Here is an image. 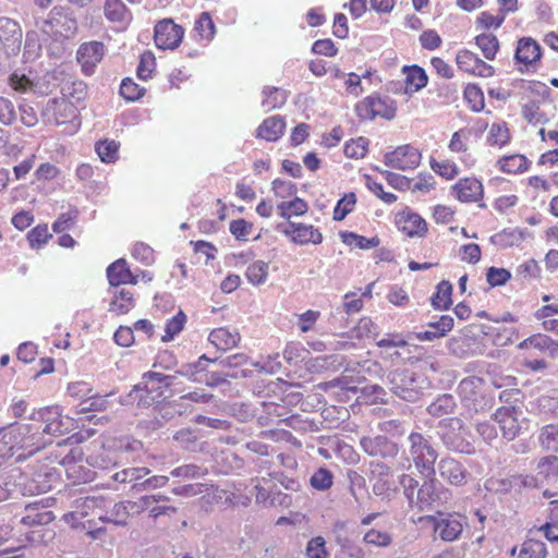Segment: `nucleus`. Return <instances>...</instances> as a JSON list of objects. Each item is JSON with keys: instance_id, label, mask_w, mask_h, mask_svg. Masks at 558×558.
Returning <instances> with one entry per match:
<instances>
[{"instance_id": "nucleus-13", "label": "nucleus", "mask_w": 558, "mask_h": 558, "mask_svg": "<svg viewBox=\"0 0 558 558\" xmlns=\"http://www.w3.org/2000/svg\"><path fill=\"white\" fill-rule=\"evenodd\" d=\"M107 507V498L102 495L78 497L73 501V510L64 514V520L83 519L88 515H99Z\"/></svg>"}, {"instance_id": "nucleus-40", "label": "nucleus", "mask_w": 558, "mask_h": 558, "mask_svg": "<svg viewBox=\"0 0 558 558\" xmlns=\"http://www.w3.org/2000/svg\"><path fill=\"white\" fill-rule=\"evenodd\" d=\"M524 344L541 351H547L551 356H555L558 353V342L554 341L546 335H533L524 341Z\"/></svg>"}, {"instance_id": "nucleus-22", "label": "nucleus", "mask_w": 558, "mask_h": 558, "mask_svg": "<svg viewBox=\"0 0 558 558\" xmlns=\"http://www.w3.org/2000/svg\"><path fill=\"white\" fill-rule=\"evenodd\" d=\"M24 511L21 523L27 526L47 525L54 520L53 513L37 501L27 505Z\"/></svg>"}, {"instance_id": "nucleus-28", "label": "nucleus", "mask_w": 558, "mask_h": 558, "mask_svg": "<svg viewBox=\"0 0 558 558\" xmlns=\"http://www.w3.org/2000/svg\"><path fill=\"white\" fill-rule=\"evenodd\" d=\"M457 409L456 398L450 393L439 395L427 408V413L433 417H442L453 414Z\"/></svg>"}, {"instance_id": "nucleus-27", "label": "nucleus", "mask_w": 558, "mask_h": 558, "mask_svg": "<svg viewBox=\"0 0 558 558\" xmlns=\"http://www.w3.org/2000/svg\"><path fill=\"white\" fill-rule=\"evenodd\" d=\"M286 123L279 116H274L264 120L257 129V137L268 142L277 141L283 135Z\"/></svg>"}, {"instance_id": "nucleus-14", "label": "nucleus", "mask_w": 558, "mask_h": 558, "mask_svg": "<svg viewBox=\"0 0 558 558\" xmlns=\"http://www.w3.org/2000/svg\"><path fill=\"white\" fill-rule=\"evenodd\" d=\"M437 472L442 481L453 486H463L470 476L463 463L452 457L441 458L437 463Z\"/></svg>"}, {"instance_id": "nucleus-34", "label": "nucleus", "mask_w": 558, "mask_h": 558, "mask_svg": "<svg viewBox=\"0 0 558 558\" xmlns=\"http://www.w3.org/2000/svg\"><path fill=\"white\" fill-rule=\"evenodd\" d=\"M452 284L442 280L437 284V290L432 296V305L435 310H448L452 304Z\"/></svg>"}, {"instance_id": "nucleus-29", "label": "nucleus", "mask_w": 558, "mask_h": 558, "mask_svg": "<svg viewBox=\"0 0 558 558\" xmlns=\"http://www.w3.org/2000/svg\"><path fill=\"white\" fill-rule=\"evenodd\" d=\"M252 374V371L250 369H240L234 372H210L203 375V384H205L208 387H218L223 384L229 383V378L231 379H240V378H246Z\"/></svg>"}, {"instance_id": "nucleus-58", "label": "nucleus", "mask_w": 558, "mask_h": 558, "mask_svg": "<svg viewBox=\"0 0 558 558\" xmlns=\"http://www.w3.org/2000/svg\"><path fill=\"white\" fill-rule=\"evenodd\" d=\"M368 140L361 136L356 140H351L344 145V155L348 158H363L367 151Z\"/></svg>"}, {"instance_id": "nucleus-41", "label": "nucleus", "mask_w": 558, "mask_h": 558, "mask_svg": "<svg viewBox=\"0 0 558 558\" xmlns=\"http://www.w3.org/2000/svg\"><path fill=\"white\" fill-rule=\"evenodd\" d=\"M475 43L482 50L484 57L488 60H493L499 48V41L493 34H481L476 36Z\"/></svg>"}, {"instance_id": "nucleus-35", "label": "nucleus", "mask_w": 558, "mask_h": 558, "mask_svg": "<svg viewBox=\"0 0 558 558\" xmlns=\"http://www.w3.org/2000/svg\"><path fill=\"white\" fill-rule=\"evenodd\" d=\"M538 442L546 451L558 452V424H548L539 429Z\"/></svg>"}, {"instance_id": "nucleus-4", "label": "nucleus", "mask_w": 558, "mask_h": 558, "mask_svg": "<svg viewBox=\"0 0 558 558\" xmlns=\"http://www.w3.org/2000/svg\"><path fill=\"white\" fill-rule=\"evenodd\" d=\"M485 380L477 376L463 378L458 386L462 405L470 415L478 413L493 405V399L484 391Z\"/></svg>"}, {"instance_id": "nucleus-11", "label": "nucleus", "mask_w": 558, "mask_h": 558, "mask_svg": "<svg viewBox=\"0 0 558 558\" xmlns=\"http://www.w3.org/2000/svg\"><path fill=\"white\" fill-rule=\"evenodd\" d=\"M421 153L411 145H402L385 155V165L398 170L408 171L418 167Z\"/></svg>"}, {"instance_id": "nucleus-19", "label": "nucleus", "mask_w": 558, "mask_h": 558, "mask_svg": "<svg viewBox=\"0 0 558 558\" xmlns=\"http://www.w3.org/2000/svg\"><path fill=\"white\" fill-rule=\"evenodd\" d=\"M286 235H292V241L300 245L307 243L319 244L323 241V235L318 229L312 225L295 223L290 221L289 228L283 230Z\"/></svg>"}, {"instance_id": "nucleus-39", "label": "nucleus", "mask_w": 558, "mask_h": 558, "mask_svg": "<svg viewBox=\"0 0 558 558\" xmlns=\"http://www.w3.org/2000/svg\"><path fill=\"white\" fill-rule=\"evenodd\" d=\"M268 263L263 260H255L252 263L245 272L246 279L253 286H260L266 282L268 277Z\"/></svg>"}, {"instance_id": "nucleus-26", "label": "nucleus", "mask_w": 558, "mask_h": 558, "mask_svg": "<svg viewBox=\"0 0 558 558\" xmlns=\"http://www.w3.org/2000/svg\"><path fill=\"white\" fill-rule=\"evenodd\" d=\"M402 72L405 74L404 82L408 93H416L423 89L428 83V75L420 65H404Z\"/></svg>"}, {"instance_id": "nucleus-37", "label": "nucleus", "mask_w": 558, "mask_h": 558, "mask_svg": "<svg viewBox=\"0 0 558 558\" xmlns=\"http://www.w3.org/2000/svg\"><path fill=\"white\" fill-rule=\"evenodd\" d=\"M277 209L282 218L289 220L293 215H304L308 209V205L304 199L295 197L293 201L280 203Z\"/></svg>"}, {"instance_id": "nucleus-24", "label": "nucleus", "mask_w": 558, "mask_h": 558, "mask_svg": "<svg viewBox=\"0 0 558 558\" xmlns=\"http://www.w3.org/2000/svg\"><path fill=\"white\" fill-rule=\"evenodd\" d=\"M398 225L400 229L408 236H423L427 231L426 221L415 213H403L400 215L398 219Z\"/></svg>"}, {"instance_id": "nucleus-36", "label": "nucleus", "mask_w": 558, "mask_h": 558, "mask_svg": "<svg viewBox=\"0 0 558 558\" xmlns=\"http://www.w3.org/2000/svg\"><path fill=\"white\" fill-rule=\"evenodd\" d=\"M149 473L147 468H129L116 472L111 477L118 483H132V486H136Z\"/></svg>"}, {"instance_id": "nucleus-20", "label": "nucleus", "mask_w": 558, "mask_h": 558, "mask_svg": "<svg viewBox=\"0 0 558 558\" xmlns=\"http://www.w3.org/2000/svg\"><path fill=\"white\" fill-rule=\"evenodd\" d=\"M456 196L464 203L477 202L483 197V185L475 178L460 179L454 185Z\"/></svg>"}, {"instance_id": "nucleus-16", "label": "nucleus", "mask_w": 558, "mask_h": 558, "mask_svg": "<svg viewBox=\"0 0 558 558\" xmlns=\"http://www.w3.org/2000/svg\"><path fill=\"white\" fill-rule=\"evenodd\" d=\"M522 411L513 405L501 407L494 413V420L498 423L504 438L513 440L520 433L519 415Z\"/></svg>"}, {"instance_id": "nucleus-55", "label": "nucleus", "mask_w": 558, "mask_h": 558, "mask_svg": "<svg viewBox=\"0 0 558 558\" xmlns=\"http://www.w3.org/2000/svg\"><path fill=\"white\" fill-rule=\"evenodd\" d=\"M145 93V88L136 84L132 78H124L120 85V95L129 100L135 101L140 99Z\"/></svg>"}, {"instance_id": "nucleus-54", "label": "nucleus", "mask_w": 558, "mask_h": 558, "mask_svg": "<svg viewBox=\"0 0 558 558\" xmlns=\"http://www.w3.org/2000/svg\"><path fill=\"white\" fill-rule=\"evenodd\" d=\"M95 148L104 162H112L118 158L119 145L114 141H99Z\"/></svg>"}, {"instance_id": "nucleus-51", "label": "nucleus", "mask_w": 558, "mask_h": 558, "mask_svg": "<svg viewBox=\"0 0 558 558\" xmlns=\"http://www.w3.org/2000/svg\"><path fill=\"white\" fill-rule=\"evenodd\" d=\"M356 203V196L354 193L345 194L341 199L338 201L333 209V220H343L352 210Z\"/></svg>"}, {"instance_id": "nucleus-48", "label": "nucleus", "mask_w": 558, "mask_h": 558, "mask_svg": "<svg viewBox=\"0 0 558 558\" xmlns=\"http://www.w3.org/2000/svg\"><path fill=\"white\" fill-rule=\"evenodd\" d=\"M464 98L473 111L480 112L484 109V94L477 85H466L464 88Z\"/></svg>"}, {"instance_id": "nucleus-7", "label": "nucleus", "mask_w": 558, "mask_h": 558, "mask_svg": "<svg viewBox=\"0 0 558 558\" xmlns=\"http://www.w3.org/2000/svg\"><path fill=\"white\" fill-rule=\"evenodd\" d=\"M23 29L21 24L8 16L0 17V46L8 58L16 57L22 48Z\"/></svg>"}, {"instance_id": "nucleus-8", "label": "nucleus", "mask_w": 558, "mask_h": 558, "mask_svg": "<svg viewBox=\"0 0 558 558\" xmlns=\"http://www.w3.org/2000/svg\"><path fill=\"white\" fill-rule=\"evenodd\" d=\"M360 446L367 456L384 460L395 459L400 452L399 445L386 435L363 436Z\"/></svg>"}, {"instance_id": "nucleus-62", "label": "nucleus", "mask_w": 558, "mask_h": 558, "mask_svg": "<svg viewBox=\"0 0 558 558\" xmlns=\"http://www.w3.org/2000/svg\"><path fill=\"white\" fill-rule=\"evenodd\" d=\"M194 29L202 38L211 39L215 33V25L207 12H203L195 23Z\"/></svg>"}, {"instance_id": "nucleus-43", "label": "nucleus", "mask_w": 558, "mask_h": 558, "mask_svg": "<svg viewBox=\"0 0 558 558\" xmlns=\"http://www.w3.org/2000/svg\"><path fill=\"white\" fill-rule=\"evenodd\" d=\"M341 238L343 243L354 245L361 250H369L379 245L380 240L377 236L366 238L353 232H342Z\"/></svg>"}, {"instance_id": "nucleus-57", "label": "nucleus", "mask_w": 558, "mask_h": 558, "mask_svg": "<svg viewBox=\"0 0 558 558\" xmlns=\"http://www.w3.org/2000/svg\"><path fill=\"white\" fill-rule=\"evenodd\" d=\"M156 66V58L151 51H145L140 59L136 74L141 80H148L151 77V73Z\"/></svg>"}, {"instance_id": "nucleus-23", "label": "nucleus", "mask_w": 558, "mask_h": 558, "mask_svg": "<svg viewBox=\"0 0 558 558\" xmlns=\"http://www.w3.org/2000/svg\"><path fill=\"white\" fill-rule=\"evenodd\" d=\"M454 320L450 315H442L438 320L427 324L429 330L416 333V338L421 341H434L442 338L453 328Z\"/></svg>"}, {"instance_id": "nucleus-2", "label": "nucleus", "mask_w": 558, "mask_h": 558, "mask_svg": "<svg viewBox=\"0 0 558 558\" xmlns=\"http://www.w3.org/2000/svg\"><path fill=\"white\" fill-rule=\"evenodd\" d=\"M405 444L407 447L403 450L405 458L402 466L410 469L414 465L421 475L435 476V464L439 453L432 442V438L421 432L412 430L408 435Z\"/></svg>"}, {"instance_id": "nucleus-21", "label": "nucleus", "mask_w": 558, "mask_h": 558, "mask_svg": "<svg viewBox=\"0 0 558 558\" xmlns=\"http://www.w3.org/2000/svg\"><path fill=\"white\" fill-rule=\"evenodd\" d=\"M107 278L112 287H119L120 284H136L137 278L131 272L125 259L120 258L107 268Z\"/></svg>"}, {"instance_id": "nucleus-18", "label": "nucleus", "mask_w": 558, "mask_h": 558, "mask_svg": "<svg viewBox=\"0 0 558 558\" xmlns=\"http://www.w3.org/2000/svg\"><path fill=\"white\" fill-rule=\"evenodd\" d=\"M542 48L532 37H522L518 40L514 60L525 66L526 70L534 68L541 60Z\"/></svg>"}, {"instance_id": "nucleus-15", "label": "nucleus", "mask_w": 558, "mask_h": 558, "mask_svg": "<svg viewBox=\"0 0 558 558\" xmlns=\"http://www.w3.org/2000/svg\"><path fill=\"white\" fill-rule=\"evenodd\" d=\"M391 468L380 461L369 463V480L373 482V493L378 497H389L393 490V481L391 480Z\"/></svg>"}, {"instance_id": "nucleus-45", "label": "nucleus", "mask_w": 558, "mask_h": 558, "mask_svg": "<svg viewBox=\"0 0 558 558\" xmlns=\"http://www.w3.org/2000/svg\"><path fill=\"white\" fill-rule=\"evenodd\" d=\"M310 484L314 489L327 490L333 484V474L326 468H319L311 476Z\"/></svg>"}, {"instance_id": "nucleus-31", "label": "nucleus", "mask_w": 558, "mask_h": 558, "mask_svg": "<svg viewBox=\"0 0 558 558\" xmlns=\"http://www.w3.org/2000/svg\"><path fill=\"white\" fill-rule=\"evenodd\" d=\"M134 306L135 301L133 294L126 289H121L116 291L109 304V312L122 315L129 313Z\"/></svg>"}, {"instance_id": "nucleus-10", "label": "nucleus", "mask_w": 558, "mask_h": 558, "mask_svg": "<svg viewBox=\"0 0 558 558\" xmlns=\"http://www.w3.org/2000/svg\"><path fill=\"white\" fill-rule=\"evenodd\" d=\"M46 24L50 29L63 37H70L75 34L77 29V22L74 17L73 11L70 8L56 5L49 12Z\"/></svg>"}, {"instance_id": "nucleus-9", "label": "nucleus", "mask_w": 558, "mask_h": 558, "mask_svg": "<svg viewBox=\"0 0 558 558\" xmlns=\"http://www.w3.org/2000/svg\"><path fill=\"white\" fill-rule=\"evenodd\" d=\"M427 520L433 523L434 532L444 542H453L462 534L463 519L457 513H438V517L429 515Z\"/></svg>"}, {"instance_id": "nucleus-30", "label": "nucleus", "mask_w": 558, "mask_h": 558, "mask_svg": "<svg viewBox=\"0 0 558 558\" xmlns=\"http://www.w3.org/2000/svg\"><path fill=\"white\" fill-rule=\"evenodd\" d=\"M264 99L262 107L265 111H270L282 107L288 100V92L279 87L265 86L262 90Z\"/></svg>"}, {"instance_id": "nucleus-44", "label": "nucleus", "mask_w": 558, "mask_h": 558, "mask_svg": "<svg viewBox=\"0 0 558 558\" xmlns=\"http://www.w3.org/2000/svg\"><path fill=\"white\" fill-rule=\"evenodd\" d=\"M527 159L523 155L506 156L499 160L500 169L507 173L523 172L527 169Z\"/></svg>"}, {"instance_id": "nucleus-56", "label": "nucleus", "mask_w": 558, "mask_h": 558, "mask_svg": "<svg viewBox=\"0 0 558 558\" xmlns=\"http://www.w3.org/2000/svg\"><path fill=\"white\" fill-rule=\"evenodd\" d=\"M50 238H52V234L49 233L48 226L46 223L38 225L27 233V240L33 248L43 246Z\"/></svg>"}, {"instance_id": "nucleus-59", "label": "nucleus", "mask_w": 558, "mask_h": 558, "mask_svg": "<svg viewBox=\"0 0 558 558\" xmlns=\"http://www.w3.org/2000/svg\"><path fill=\"white\" fill-rule=\"evenodd\" d=\"M169 482L168 476L165 475H154L148 478H143L136 486H132L131 489L134 493H140L143 490H154L160 487H163Z\"/></svg>"}, {"instance_id": "nucleus-61", "label": "nucleus", "mask_w": 558, "mask_h": 558, "mask_svg": "<svg viewBox=\"0 0 558 558\" xmlns=\"http://www.w3.org/2000/svg\"><path fill=\"white\" fill-rule=\"evenodd\" d=\"M486 279L490 287H501L511 279V274L505 268L489 267L486 272Z\"/></svg>"}, {"instance_id": "nucleus-64", "label": "nucleus", "mask_w": 558, "mask_h": 558, "mask_svg": "<svg viewBox=\"0 0 558 558\" xmlns=\"http://www.w3.org/2000/svg\"><path fill=\"white\" fill-rule=\"evenodd\" d=\"M326 542L324 537L316 536L313 537L306 546V556L308 558H328V553L326 550Z\"/></svg>"}, {"instance_id": "nucleus-32", "label": "nucleus", "mask_w": 558, "mask_h": 558, "mask_svg": "<svg viewBox=\"0 0 558 558\" xmlns=\"http://www.w3.org/2000/svg\"><path fill=\"white\" fill-rule=\"evenodd\" d=\"M129 506L124 501L114 504L109 513H99L98 520L104 523H112L117 526H125L129 520Z\"/></svg>"}, {"instance_id": "nucleus-53", "label": "nucleus", "mask_w": 558, "mask_h": 558, "mask_svg": "<svg viewBox=\"0 0 558 558\" xmlns=\"http://www.w3.org/2000/svg\"><path fill=\"white\" fill-rule=\"evenodd\" d=\"M480 58L470 50H461L457 53L456 62L460 70L474 74Z\"/></svg>"}, {"instance_id": "nucleus-6", "label": "nucleus", "mask_w": 558, "mask_h": 558, "mask_svg": "<svg viewBox=\"0 0 558 558\" xmlns=\"http://www.w3.org/2000/svg\"><path fill=\"white\" fill-rule=\"evenodd\" d=\"M416 493V499L412 507L420 511H436L449 502L451 492L446 488L435 476H427Z\"/></svg>"}, {"instance_id": "nucleus-3", "label": "nucleus", "mask_w": 558, "mask_h": 558, "mask_svg": "<svg viewBox=\"0 0 558 558\" xmlns=\"http://www.w3.org/2000/svg\"><path fill=\"white\" fill-rule=\"evenodd\" d=\"M437 436L442 446L454 453L473 454L475 447L470 440V430L457 416L446 417L437 424Z\"/></svg>"}, {"instance_id": "nucleus-49", "label": "nucleus", "mask_w": 558, "mask_h": 558, "mask_svg": "<svg viewBox=\"0 0 558 558\" xmlns=\"http://www.w3.org/2000/svg\"><path fill=\"white\" fill-rule=\"evenodd\" d=\"M247 355L244 353H236L229 355L225 359H209V362L211 363H218L222 368H225V372H234L242 369L241 367L245 364H247Z\"/></svg>"}, {"instance_id": "nucleus-38", "label": "nucleus", "mask_w": 558, "mask_h": 558, "mask_svg": "<svg viewBox=\"0 0 558 558\" xmlns=\"http://www.w3.org/2000/svg\"><path fill=\"white\" fill-rule=\"evenodd\" d=\"M547 548L545 543L537 539H526L521 545L518 558H545Z\"/></svg>"}, {"instance_id": "nucleus-63", "label": "nucleus", "mask_w": 558, "mask_h": 558, "mask_svg": "<svg viewBox=\"0 0 558 558\" xmlns=\"http://www.w3.org/2000/svg\"><path fill=\"white\" fill-rule=\"evenodd\" d=\"M509 141V132L505 124H493L488 132L487 142L493 146H502Z\"/></svg>"}, {"instance_id": "nucleus-60", "label": "nucleus", "mask_w": 558, "mask_h": 558, "mask_svg": "<svg viewBox=\"0 0 558 558\" xmlns=\"http://www.w3.org/2000/svg\"><path fill=\"white\" fill-rule=\"evenodd\" d=\"M173 440L184 450H193L196 441L197 434L195 429L182 428L173 435Z\"/></svg>"}, {"instance_id": "nucleus-5", "label": "nucleus", "mask_w": 558, "mask_h": 558, "mask_svg": "<svg viewBox=\"0 0 558 558\" xmlns=\"http://www.w3.org/2000/svg\"><path fill=\"white\" fill-rule=\"evenodd\" d=\"M423 380L408 368H396L388 373L387 385L398 398L415 402L423 396Z\"/></svg>"}, {"instance_id": "nucleus-50", "label": "nucleus", "mask_w": 558, "mask_h": 558, "mask_svg": "<svg viewBox=\"0 0 558 558\" xmlns=\"http://www.w3.org/2000/svg\"><path fill=\"white\" fill-rule=\"evenodd\" d=\"M112 393L106 395V396H93L88 397L84 400H82L78 404V412L80 413H86L90 411H105L107 410L109 405V401L107 400V397L111 396Z\"/></svg>"}, {"instance_id": "nucleus-17", "label": "nucleus", "mask_w": 558, "mask_h": 558, "mask_svg": "<svg viewBox=\"0 0 558 558\" xmlns=\"http://www.w3.org/2000/svg\"><path fill=\"white\" fill-rule=\"evenodd\" d=\"M105 46L100 41L84 43L77 50V61L82 65V71L86 75L95 72L96 65L102 60Z\"/></svg>"}, {"instance_id": "nucleus-33", "label": "nucleus", "mask_w": 558, "mask_h": 558, "mask_svg": "<svg viewBox=\"0 0 558 558\" xmlns=\"http://www.w3.org/2000/svg\"><path fill=\"white\" fill-rule=\"evenodd\" d=\"M105 16L114 23L125 22L131 13L121 0H106L104 5Z\"/></svg>"}, {"instance_id": "nucleus-52", "label": "nucleus", "mask_w": 558, "mask_h": 558, "mask_svg": "<svg viewBox=\"0 0 558 558\" xmlns=\"http://www.w3.org/2000/svg\"><path fill=\"white\" fill-rule=\"evenodd\" d=\"M541 474H545L548 483H558V458L555 456L546 457L538 463Z\"/></svg>"}, {"instance_id": "nucleus-25", "label": "nucleus", "mask_w": 558, "mask_h": 558, "mask_svg": "<svg viewBox=\"0 0 558 558\" xmlns=\"http://www.w3.org/2000/svg\"><path fill=\"white\" fill-rule=\"evenodd\" d=\"M208 340L218 350L227 351L238 345L241 336L238 330H230L226 327L214 329L208 337Z\"/></svg>"}, {"instance_id": "nucleus-46", "label": "nucleus", "mask_w": 558, "mask_h": 558, "mask_svg": "<svg viewBox=\"0 0 558 558\" xmlns=\"http://www.w3.org/2000/svg\"><path fill=\"white\" fill-rule=\"evenodd\" d=\"M202 361L209 362V357L203 354L196 363L183 365L182 368L177 373L187 377L193 383H202L203 373L205 372V367H203Z\"/></svg>"}, {"instance_id": "nucleus-42", "label": "nucleus", "mask_w": 558, "mask_h": 558, "mask_svg": "<svg viewBox=\"0 0 558 558\" xmlns=\"http://www.w3.org/2000/svg\"><path fill=\"white\" fill-rule=\"evenodd\" d=\"M186 408L180 399L160 405L156 412L160 415L161 421L168 423L186 412Z\"/></svg>"}, {"instance_id": "nucleus-12", "label": "nucleus", "mask_w": 558, "mask_h": 558, "mask_svg": "<svg viewBox=\"0 0 558 558\" xmlns=\"http://www.w3.org/2000/svg\"><path fill=\"white\" fill-rule=\"evenodd\" d=\"M184 29L172 20L159 21L155 26L154 40L160 49H174L182 41Z\"/></svg>"}, {"instance_id": "nucleus-1", "label": "nucleus", "mask_w": 558, "mask_h": 558, "mask_svg": "<svg viewBox=\"0 0 558 558\" xmlns=\"http://www.w3.org/2000/svg\"><path fill=\"white\" fill-rule=\"evenodd\" d=\"M28 418L34 424H21L17 429L23 435L20 441L21 448L28 449L29 453L37 452L51 444L44 438V434L58 437L71 432L74 427L73 418L62 415L59 407L34 410Z\"/></svg>"}, {"instance_id": "nucleus-47", "label": "nucleus", "mask_w": 558, "mask_h": 558, "mask_svg": "<svg viewBox=\"0 0 558 558\" xmlns=\"http://www.w3.org/2000/svg\"><path fill=\"white\" fill-rule=\"evenodd\" d=\"M186 323V315L180 311L171 319L167 320L165 327V335L161 337L163 342L172 340L178 333H180Z\"/></svg>"}]
</instances>
